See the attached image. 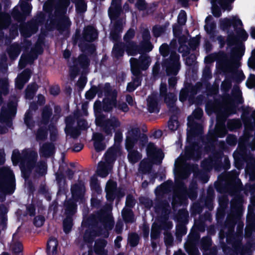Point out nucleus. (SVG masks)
Wrapping results in <instances>:
<instances>
[{"instance_id": "obj_1", "label": "nucleus", "mask_w": 255, "mask_h": 255, "mask_svg": "<svg viewBox=\"0 0 255 255\" xmlns=\"http://www.w3.org/2000/svg\"><path fill=\"white\" fill-rule=\"evenodd\" d=\"M114 224L113 217L105 210L90 215L82 222V226L88 228L83 235L84 242L92 244L97 237L108 238L109 231L113 229Z\"/></svg>"}, {"instance_id": "obj_2", "label": "nucleus", "mask_w": 255, "mask_h": 255, "mask_svg": "<svg viewBox=\"0 0 255 255\" xmlns=\"http://www.w3.org/2000/svg\"><path fill=\"white\" fill-rule=\"evenodd\" d=\"M212 125H210V128L206 135L207 142L205 149L206 151L212 152L209 157L216 164L222 163V158L224 153L220 149H216V143L218 138H222L226 136L227 130L225 126L224 120H221L219 117H217V121L214 128H211Z\"/></svg>"}, {"instance_id": "obj_3", "label": "nucleus", "mask_w": 255, "mask_h": 255, "mask_svg": "<svg viewBox=\"0 0 255 255\" xmlns=\"http://www.w3.org/2000/svg\"><path fill=\"white\" fill-rule=\"evenodd\" d=\"M37 157V152L30 149H24L21 154L17 149L12 151L11 161L14 166L19 164L21 176L25 179H28L34 169Z\"/></svg>"}, {"instance_id": "obj_4", "label": "nucleus", "mask_w": 255, "mask_h": 255, "mask_svg": "<svg viewBox=\"0 0 255 255\" xmlns=\"http://www.w3.org/2000/svg\"><path fill=\"white\" fill-rule=\"evenodd\" d=\"M235 30L236 31L237 35H235L233 31H231L227 39V44L229 47H231L237 43L236 46L232 48L231 50V55L234 60L239 61L244 54L245 47L242 43H238V42L240 40L243 41H246L249 35L243 28L237 27V29Z\"/></svg>"}, {"instance_id": "obj_5", "label": "nucleus", "mask_w": 255, "mask_h": 255, "mask_svg": "<svg viewBox=\"0 0 255 255\" xmlns=\"http://www.w3.org/2000/svg\"><path fill=\"white\" fill-rule=\"evenodd\" d=\"M201 92H206L205 96H221L218 93V86H212L210 83H207L204 85L200 82L193 85L187 81L184 82V86L180 90L179 96H196Z\"/></svg>"}, {"instance_id": "obj_6", "label": "nucleus", "mask_w": 255, "mask_h": 255, "mask_svg": "<svg viewBox=\"0 0 255 255\" xmlns=\"http://www.w3.org/2000/svg\"><path fill=\"white\" fill-rule=\"evenodd\" d=\"M176 187L178 190V194L173 196L171 204L173 207L180 206L184 202L187 197L193 201L198 196L197 185L195 183L191 184L188 190L184 182L181 180H175Z\"/></svg>"}, {"instance_id": "obj_7", "label": "nucleus", "mask_w": 255, "mask_h": 255, "mask_svg": "<svg viewBox=\"0 0 255 255\" xmlns=\"http://www.w3.org/2000/svg\"><path fill=\"white\" fill-rule=\"evenodd\" d=\"M161 65L167 76H176L181 67L180 55L175 51H172L169 57L163 59Z\"/></svg>"}, {"instance_id": "obj_8", "label": "nucleus", "mask_w": 255, "mask_h": 255, "mask_svg": "<svg viewBox=\"0 0 255 255\" xmlns=\"http://www.w3.org/2000/svg\"><path fill=\"white\" fill-rule=\"evenodd\" d=\"M0 188L8 191L16 189V180L12 170L8 166L0 167Z\"/></svg>"}, {"instance_id": "obj_9", "label": "nucleus", "mask_w": 255, "mask_h": 255, "mask_svg": "<svg viewBox=\"0 0 255 255\" xmlns=\"http://www.w3.org/2000/svg\"><path fill=\"white\" fill-rule=\"evenodd\" d=\"M97 127L101 128L106 135L112 136L113 130L115 132L116 129L120 128L121 123L118 118L114 116L110 119H106L101 116L98 118L97 122L95 123Z\"/></svg>"}, {"instance_id": "obj_10", "label": "nucleus", "mask_w": 255, "mask_h": 255, "mask_svg": "<svg viewBox=\"0 0 255 255\" xmlns=\"http://www.w3.org/2000/svg\"><path fill=\"white\" fill-rule=\"evenodd\" d=\"M20 10L17 6H14L11 11V15L13 19L22 25L25 21L27 16H29L32 8L30 3L27 1H23L20 5Z\"/></svg>"}, {"instance_id": "obj_11", "label": "nucleus", "mask_w": 255, "mask_h": 255, "mask_svg": "<svg viewBox=\"0 0 255 255\" xmlns=\"http://www.w3.org/2000/svg\"><path fill=\"white\" fill-rule=\"evenodd\" d=\"M73 65L70 67L71 77H75L80 73V69H87L90 65V60L85 54H81L78 58L73 59Z\"/></svg>"}, {"instance_id": "obj_12", "label": "nucleus", "mask_w": 255, "mask_h": 255, "mask_svg": "<svg viewBox=\"0 0 255 255\" xmlns=\"http://www.w3.org/2000/svg\"><path fill=\"white\" fill-rule=\"evenodd\" d=\"M71 199L79 202L83 203L85 201L86 187L82 180L79 179L78 182L73 184L71 186Z\"/></svg>"}, {"instance_id": "obj_13", "label": "nucleus", "mask_w": 255, "mask_h": 255, "mask_svg": "<svg viewBox=\"0 0 255 255\" xmlns=\"http://www.w3.org/2000/svg\"><path fill=\"white\" fill-rule=\"evenodd\" d=\"M187 125L190 130L187 132V141L190 143L194 140L196 136L202 133L203 128L202 125L194 120L191 116L188 117Z\"/></svg>"}, {"instance_id": "obj_14", "label": "nucleus", "mask_w": 255, "mask_h": 255, "mask_svg": "<svg viewBox=\"0 0 255 255\" xmlns=\"http://www.w3.org/2000/svg\"><path fill=\"white\" fill-rule=\"evenodd\" d=\"M130 68L137 70H146L150 64V57L146 55H140L139 59L131 58L130 59Z\"/></svg>"}, {"instance_id": "obj_15", "label": "nucleus", "mask_w": 255, "mask_h": 255, "mask_svg": "<svg viewBox=\"0 0 255 255\" xmlns=\"http://www.w3.org/2000/svg\"><path fill=\"white\" fill-rule=\"evenodd\" d=\"M141 134L138 128H132L129 130L125 141L126 148L128 147L129 149L134 148L135 145L137 143Z\"/></svg>"}, {"instance_id": "obj_16", "label": "nucleus", "mask_w": 255, "mask_h": 255, "mask_svg": "<svg viewBox=\"0 0 255 255\" xmlns=\"http://www.w3.org/2000/svg\"><path fill=\"white\" fill-rule=\"evenodd\" d=\"M111 7L109 8L108 14L112 22L117 21L120 19L122 23H123V19L120 17L122 11V2H111Z\"/></svg>"}, {"instance_id": "obj_17", "label": "nucleus", "mask_w": 255, "mask_h": 255, "mask_svg": "<svg viewBox=\"0 0 255 255\" xmlns=\"http://www.w3.org/2000/svg\"><path fill=\"white\" fill-rule=\"evenodd\" d=\"M243 25L242 20L237 17H233L232 18L226 17L220 20V26L223 30L229 31L232 26L234 29H237L238 26H242Z\"/></svg>"}, {"instance_id": "obj_18", "label": "nucleus", "mask_w": 255, "mask_h": 255, "mask_svg": "<svg viewBox=\"0 0 255 255\" xmlns=\"http://www.w3.org/2000/svg\"><path fill=\"white\" fill-rule=\"evenodd\" d=\"M98 36L97 29L94 26L88 25L84 28L82 35V40L84 42H93Z\"/></svg>"}, {"instance_id": "obj_19", "label": "nucleus", "mask_w": 255, "mask_h": 255, "mask_svg": "<svg viewBox=\"0 0 255 255\" xmlns=\"http://www.w3.org/2000/svg\"><path fill=\"white\" fill-rule=\"evenodd\" d=\"M78 202L71 198L66 200L63 203L64 214L65 217H73L77 211Z\"/></svg>"}, {"instance_id": "obj_20", "label": "nucleus", "mask_w": 255, "mask_h": 255, "mask_svg": "<svg viewBox=\"0 0 255 255\" xmlns=\"http://www.w3.org/2000/svg\"><path fill=\"white\" fill-rule=\"evenodd\" d=\"M71 22L68 17H63L55 23V27L59 32L62 34L65 32V36L68 37L70 34V27Z\"/></svg>"}, {"instance_id": "obj_21", "label": "nucleus", "mask_w": 255, "mask_h": 255, "mask_svg": "<svg viewBox=\"0 0 255 255\" xmlns=\"http://www.w3.org/2000/svg\"><path fill=\"white\" fill-rule=\"evenodd\" d=\"M39 25L34 19L28 21L27 23L24 22L20 26L19 30L21 33H25L27 36L34 34L38 31Z\"/></svg>"}, {"instance_id": "obj_22", "label": "nucleus", "mask_w": 255, "mask_h": 255, "mask_svg": "<svg viewBox=\"0 0 255 255\" xmlns=\"http://www.w3.org/2000/svg\"><path fill=\"white\" fill-rule=\"evenodd\" d=\"M123 30V23L120 19L115 21L110 32V38L114 42H118L121 38V33Z\"/></svg>"}, {"instance_id": "obj_23", "label": "nucleus", "mask_w": 255, "mask_h": 255, "mask_svg": "<svg viewBox=\"0 0 255 255\" xmlns=\"http://www.w3.org/2000/svg\"><path fill=\"white\" fill-rule=\"evenodd\" d=\"M105 136L101 132H94L93 134L92 139L93 145L96 152H99L106 149V145L104 142Z\"/></svg>"}, {"instance_id": "obj_24", "label": "nucleus", "mask_w": 255, "mask_h": 255, "mask_svg": "<svg viewBox=\"0 0 255 255\" xmlns=\"http://www.w3.org/2000/svg\"><path fill=\"white\" fill-rule=\"evenodd\" d=\"M146 154L149 158L154 159L157 160L159 158L160 160L162 159V157L161 156L163 154L162 151L160 149H158L155 146L154 143L150 142L148 143L146 148Z\"/></svg>"}, {"instance_id": "obj_25", "label": "nucleus", "mask_w": 255, "mask_h": 255, "mask_svg": "<svg viewBox=\"0 0 255 255\" xmlns=\"http://www.w3.org/2000/svg\"><path fill=\"white\" fill-rule=\"evenodd\" d=\"M192 143L188 146L185 147V153L186 155L190 159H198L201 156V151L198 147L196 148V144L193 141H191Z\"/></svg>"}, {"instance_id": "obj_26", "label": "nucleus", "mask_w": 255, "mask_h": 255, "mask_svg": "<svg viewBox=\"0 0 255 255\" xmlns=\"http://www.w3.org/2000/svg\"><path fill=\"white\" fill-rule=\"evenodd\" d=\"M108 242L104 239H98L95 242L94 251L96 255H108V250L105 249Z\"/></svg>"}, {"instance_id": "obj_27", "label": "nucleus", "mask_w": 255, "mask_h": 255, "mask_svg": "<svg viewBox=\"0 0 255 255\" xmlns=\"http://www.w3.org/2000/svg\"><path fill=\"white\" fill-rule=\"evenodd\" d=\"M158 97H148L146 99L147 109L150 113L157 114L160 110V105L159 104Z\"/></svg>"}, {"instance_id": "obj_28", "label": "nucleus", "mask_w": 255, "mask_h": 255, "mask_svg": "<svg viewBox=\"0 0 255 255\" xmlns=\"http://www.w3.org/2000/svg\"><path fill=\"white\" fill-rule=\"evenodd\" d=\"M232 82L229 79H225L224 80L221 84V90L222 92V95H221V96H242V93L241 91L239 89H234V90H235L237 92V94H232L231 95H230L229 94V92L230 90V89L232 88Z\"/></svg>"}, {"instance_id": "obj_29", "label": "nucleus", "mask_w": 255, "mask_h": 255, "mask_svg": "<svg viewBox=\"0 0 255 255\" xmlns=\"http://www.w3.org/2000/svg\"><path fill=\"white\" fill-rule=\"evenodd\" d=\"M118 97H105L103 100V110L105 112H112L113 108H116L117 98Z\"/></svg>"}, {"instance_id": "obj_30", "label": "nucleus", "mask_w": 255, "mask_h": 255, "mask_svg": "<svg viewBox=\"0 0 255 255\" xmlns=\"http://www.w3.org/2000/svg\"><path fill=\"white\" fill-rule=\"evenodd\" d=\"M58 242L54 238H50L47 241L46 248V253L47 255H59L57 250Z\"/></svg>"}, {"instance_id": "obj_31", "label": "nucleus", "mask_w": 255, "mask_h": 255, "mask_svg": "<svg viewBox=\"0 0 255 255\" xmlns=\"http://www.w3.org/2000/svg\"><path fill=\"white\" fill-rule=\"evenodd\" d=\"M164 98V103L166 104L169 111L172 114H179V109L175 105L178 97H159Z\"/></svg>"}, {"instance_id": "obj_32", "label": "nucleus", "mask_w": 255, "mask_h": 255, "mask_svg": "<svg viewBox=\"0 0 255 255\" xmlns=\"http://www.w3.org/2000/svg\"><path fill=\"white\" fill-rule=\"evenodd\" d=\"M20 45L16 42H14L9 46L6 49L7 53L8 55L9 58L11 60H15L21 52Z\"/></svg>"}, {"instance_id": "obj_33", "label": "nucleus", "mask_w": 255, "mask_h": 255, "mask_svg": "<svg viewBox=\"0 0 255 255\" xmlns=\"http://www.w3.org/2000/svg\"><path fill=\"white\" fill-rule=\"evenodd\" d=\"M126 52L128 56H135L141 52V49L134 41H129L125 43Z\"/></svg>"}, {"instance_id": "obj_34", "label": "nucleus", "mask_w": 255, "mask_h": 255, "mask_svg": "<svg viewBox=\"0 0 255 255\" xmlns=\"http://www.w3.org/2000/svg\"><path fill=\"white\" fill-rule=\"evenodd\" d=\"M243 199L242 196H237L231 201V211L233 215H238L240 212Z\"/></svg>"}, {"instance_id": "obj_35", "label": "nucleus", "mask_w": 255, "mask_h": 255, "mask_svg": "<svg viewBox=\"0 0 255 255\" xmlns=\"http://www.w3.org/2000/svg\"><path fill=\"white\" fill-rule=\"evenodd\" d=\"M52 109L48 106H45L41 111L40 123L47 126L49 124L52 115Z\"/></svg>"}, {"instance_id": "obj_36", "label": "nucleus", "mask_w": 255, "mask_h": 255, "mask_svg": "<svg viewBox=\"0 0 255 255\" xmlns=\"http://www.w3.org/2000/svg\"><path fill=\"white\" fill-rule=\"evenodd\" d=\"M55 149L54 144L52 142H45L40 147V154L44 157H49L53 153Z\"/></svg>"}, {"instance_id": "obj_37", "label": "nucleus", "mask_w": 255, "mask_h": 255, "mask_svg": "<svg viewBox=\"0 0 255 255\" xmlns=\"http://www.w3.org/2000/svg\"><path fill=\"white\" fill-rule=\"evenodd\" d=\"M8 208L3 204L0 205V227L4 230L7 227V216Z\"/></svg>"}, {"instance_id": "obj_38", "label": "nucleus", "mask_w": 255, "mask_h": 255, "mask_svg": "<svg viewBox=\"0 0 255 255\" xmlns=\"http://www.w3.org/2000/svg\"><path fill=\"white\" fill-rule=\"evenodd\" d=\"M125 51H126L125 43L117 42L113 46L112 54L116 59H119L124 56Z\"/></svg>"}, {"instance_id": "obj_39", "label": "nucleus", "mask_w": 255, "mask_h": 255, "mask_svg": "<svg viewBox=\"0 0 255 255\" xmlns=\"http://www.w3.org/2000/svg\"><path fill=\"white\" fill-rule=\"evenodd\" d=\"M38 154H37L36 160L35 162L34 168L35 172L40 176L45 175L47 173V165L46 162L44 160H40L37 162Z\"/></svg>"}, {"instance_id": "obj_40", "label": "nucleus", "mask_w": 255, "mask_h": 255, "mask_svg": "<svg viewBox=\"0 0 255 255\" xmlns=\"http://www.w3.org/2000/svg\"><path fill=\"white\" fill-rule=\"evenodd\" d=\"M126 149L128 152V158L130 163L135 164L141 159V154L136 149H134L133 148L129 149L128 147L126 148Z\"/></svg>"}, {"instance_id": "obj_41", "label": "nucleus", "mask_w": 255, "mask_h": 255, "mask_svg": "<svg viewBox=\"0 0 255 255\" xmlns=\"http://www.w3.org/2000/svg\"><path fill=\"white\" fill-rule=\"evenodd\" d=\"M78 46L80 50L86 54L92 55L96 51V47L93 43H87L85 42H79Z\"/></svg>"}, {"instance_id": "obj_42", "label": "nucleus", "mask_w": 255, "mask_h": 255, "mask_svg": "<svg viewBox=\"0 0 255 255\" xmlns=\"http://www.w3.org/2000/svg\"><path fill=\"white\" fill-rule=\"evenodd\" d=\"M105 191L106 193V199L110 202H113L116 198L120 200L125 195V193L122 190Z\"/></svg>"}, {"instance_id": "obj_43", "label": "nucleus", "mask_w": 255, "mask_h": 255, "mask_svg": "<svg viewBox=\"0 0 255 255\" xmlns=\"http://www.w3.org/2000/svg\"><path fill=\"white\" fill-rule=\"evenodd\" d=\"M122 216L126 224H131L135 222L133 212L131 209L124 208L122 211Z\"/></svg>"}, {"instance_id": "obj_44", "label": "nucleus", "mask_w": 255, "mask_h": 255, "mask_svg": "<svg viewBox=\"0 0 255 255\" xmlns=\"http://www.w3.org/2000/svg\"><path fill=\"white\" fill-rule=\"evenodd\" d=\"M48 134V127L45 125L39 126L35 133L36 141H45L47 138Z\"/></svg>"}, {"instance_id": "obj_45", "label": "nucleus", "mask_w": 255, "mask_h": 255, "mask_svg": "<svg viewBox=\"0 0 255 255\" xmlns=\"http://www.w3.org/2000/svg\"><path fill=\"white\" fill-rule=\"evenodd\" d=\"M160 231L158 226L154 227L152 225L150 233L151 238V246L153 250L157 248V245L155 240H158L160 238Z\"/></svg>"}, {"instance_id": "obj_46", "label": "nucleus", "mask_w": 255, "mask_h": 255, "mask_svg": "<svg viewBox=\"0 0 255 255\" xmlns=\"http://www.w3.org/2000/svg\"><path fill=\"white\" fill-rule=\"evenodd\" d=\"M11 24L10 15L7 13H1L0 15V30L6 29Z\"/></svg>"}, {"instance_id": "obj_47", "label": "nucleus", "mask_w": 255, "mask_h": 255, "mask_svg": "<svg viewBox=\"0 0 255 255\" xmlns=\"http://www.w3.org/2000/svg\"><path fill=\"white\" fill-rule=\"evenodd\" d=\"M9 84L7 77L0 78V96H7L9 92Z\"/></svg>"}, {"instance_id": "obj_48", "label": "nucleus", "mask_w": 255, "mask_h": 255, "mask_svg": "<svg viewBox=\"0 0 255 255\" xmlns=\"http://www.w3.org/2000/svg\"><path fill=\"white\" fill-rule=\"evenodd\" d=\"M178 114H172L170 117L168 122V127L169 129L173 131L176 130L180 124L178 121Z\"/></svg>"}, {"instance_id": "obj_49", "label": "nucleus", "mask_w": 255, "mask_h": 255, "mask_svg": "<svg viewBox=\"0 0 255 255\" xmlns=\"http://www.w3.org/2000/svg\"><path fill=\"white\" fill-rule=\"evenodd\" d=\"M24 123L28 128L32 129L34 127L35 122L33 120V114L30 109L27 110L24 114Z\"/></svg>"}, {"instance_id": "obj_50", "label": "nucleus", "mask_w": 255, "mask_h": 255, "mask_svg": "<svg viewBox=\"0 0 255 255\" xmlns=\"http://www.w3.org/2000/svg\"><path fill=\"white\" fill-rule=\"evenodd\" d=\"M72 2L75 4L76 11L78 13L81 14L86 11L87 5L85 0H73Z\"/></svg>"}, {"instance_id": "obj_51", "label": "nucleus", "mask_w": 255, "mask_h": 255, "mask_svg": "<svg viewBox=\"0 0 255 255\" xmlns=\"http://www.w3.org/2000/svg\"><path fill=\"white\" fill-rule=\"evenodd\" d=\"M130 71L132 75L131 77L132 82L136 84V86H140L142 80V74L141 71L132 68H130Z\"/></svg>"}, {"instance_id": "obj_52", "label": "nucleus", "mask_w": 255, "mask_h": 255, "mask_svg": "<svg viewBox=\"0 0 255 255\" xmlns=\"http://www.w3.org/2000/svg\"><path fill=\"white\" fill-rule=\"evenodd\" d=\"M94 111L95 116V123L97 122L98 118L103 116V118L105 115L102 113L103 110V102L100 101H96L94 104Z\"/></svg>"}, {"instance_id": "obj_53", "label": "nucleus", "mask_w": 255, "mask_h": 255, "mask_svg": "<svg viewBox=\"0 0 255 255\" xmlns=\"http://www.w3.org/2000/svg\"><path fill=\"white\" fill-rule=\"evenodd\" d=\"M38 88L39 86L35 82L29 84L25 90L24 96H36Z\"/></svg>"}, {"instance_id": "obj_54", "label": "nucleus", "mask_w": 255, "mask_h": 255, "mask_svg": "<svg viewBox=\"0 0 255 255\" xmlns=\"http://www.w3.org/2000/svg\"><path fill=\"white\" fill-rule=\"evenodd\" d=\"M73 220L72 217H66L63 221V230L65 233H69L73 226Z\"/></svg>"}, {"instance_id": "obj_55", "label": "nucleus", "mask_w": 255, "mask_h": 255, "mask_svg": "<svg viewBox=\"0 0 255 255\" xmlns=\"http://www.w3.org/2000/svg\"><path fill=\"white\" fill-rule=\"evenodd\" d=\"M65 132L74 139L77 138L81 133V131L77 127L65 128Z\"/></svg>"}, {"instance_id": "obj_56", "label": "nucleus", "mask_w": 255, "mask_h": 255, "mask_svg": "<svg viewBox=\"0 0 255 255\" xmlns=\"http://www.w3.org/2000/svg\"><path fill=\"white\" fill-rule=\"evenodd\" d=\"M45 42L44 38L39 37L34 47L32 48L31 50H33L34 52L38 55H41L44 52L43 46L44 45Z\"/></svg>"}, {"instance_id": "obj_57", "label": "nucleus", "mask_w": 255, "mask_h": 255, "mask_svg": "<svg viewBox=\"0 0 255 255\" xmlns=\"http://www.w3.org/2000/svg\"><path fill=\"white\" fill-rule=\"evenodd\" d=\"M200 238V235L197 230L193 228L191 229L189 234L188 236V242L191 244H195L197 243Z\"/></svg>"}, {"instance_id": "obj_58", "label": "nucleus", "mask_w": 255, "mask_h": 255, "mask_svg": "<svg viewBox=\"0 0 255 255\" xmlns=\"http://www.w3.org/2000/svg\"><path fill=\"white\" fill-rule=\"evenodd\" d=\"M162 218L163 220L160 221L159 226L158 227L159 229H162L165 231L168 232L173 227L172 222L168 221V217L167 216H164Z\"/></svg>"}, {"instance_id": "obj_59", "label": "nucleus", "mask_w": 255, "mask_h": 255, "mask_svg": "<svg viewBox=\"0 0 255 255\" xmlns=\"http://www.w3.org/2000/svg\"><path fill=\"white\" fill-rule=\"evenodd\" d=\"M139 240L140 238L136 233L133 232L129 234L128 241L131 247L134 248L136 247L139 244Z\"/></svg>"}, {"instance_id": "obj_60", "label": "nucleus", "mask_w": 255, "mask_h": 255, "mask_svg": "<svg viewBox=\"0 0 255 255\" xmlns=\"http://www.w3.org/2000/svg\"><path fill=\"white\" fill-rule=\"evenodd\" d=\"M241 108L243 111V113L242 115V120L245 126L247 124H249V125H251L253 127V123H252V121H251L250 116H249L250 113V110L249 108H245L243 106H242Z\"/></svg>"}, {"instance_id": "obj_61", "label": "nucleus", "mask_w": 255, "mask_h": 255, "mask_svg": "<svg viewBox=\"0 0 255 255\" xmlns=\"http://www.w3.org/2000/svg\"><path fill=\"white\" fill-rule=\"evenodd\" d=\"M48 131L50 133V140L51 142H55L58 137V129L55 125L50 123L48 126Z\"/></svg>"}, {"instance_id": "obj_62", "label": "nucleus", "mask_w": 255, "mask_h": 255, "mask_svg": "<svg viewBox=\"0 0 255 255\" xmlns=\"http://www.w3.org/2000/svg\"><path fill=\"white\" fill-rule=\"evenodd\" d=\"M211 239L209 237H203L200 242V248L203 252L210 250L212 247Z\"/></svg>"}, {"instance_id": "obj_63", "label": "nucleus", "mask_w": 255, "mask_h": 255, "mask_svg": "<svg viewBox=\"0 0 255 255\" xmlns=\"http://www.w3.org/2000/svg\"><path fill=\"white\" fill-rule=\"evenodd\" d=\"M227 127L231 130L238 129L242 127V123L240 119H234L228 122Z\"/></svg>"}, {"instance_id": "obj_64", "label": "nucleus", "mask_w": 255, "mask_h": 255, "mask_svg": "<svg viewBox=\"0 0 255 255\" xmlns=\"http://www.w3.org/2000/svg\"><path fill=\"white\" fill-rule=\"evenodd\" d=\"M166 29L165 25H155L152 27V33L154 37H158L163 34Z\"/></svg>"}]
</instances>
